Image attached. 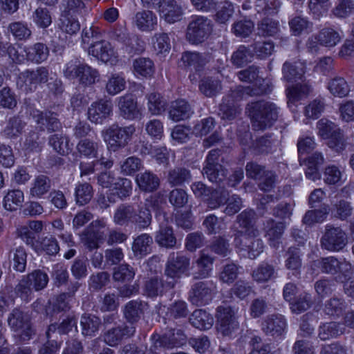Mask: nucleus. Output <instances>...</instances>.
Listing matches in <instances>:
<instances>
[{"mask_svg":"<svg viewBox=\"0 0 354 354\" xmlns=\"http://www.w3.org/2000/svg\"><path fill=\"white\" fill-rule=\"evenodd\" d=\"M28 254L23 246L12 249L9 252V261L12 268L19 272L26 270Z\"/></svg>","mask_w":354,"mask_h":354,"instance_id":"44","label":"nucleus"},{"mask_svg":"<svg viewBox=\"0 0 354 354\" xmlns=\"http://www.w3.org/2000/svg\"><path fill=\"white\" fill-rule=\"evenodd\" d=\"M105 233L98 232L87 227L80 234L83 245L90 251L99 248V242L103 240Z\"/></svg>","mask_w":354,"mask_h":354,"instance_id":"52","label":"nucleus"},{"mask_svg":"<svg viewBox=\"0 0 354 354\" xmlns=\"http://www.w3.org/2000/svg\"><path fill=\"white\" fill-rule=\"evenodd\" d=\"M282 73L283 79L288 82L302 80L305 73V65L301 62H286L283 65Z\"/></svg>","mask_w":354,"mask_h":354,"instance_id":"36","label":"nucleus"},{"mask_svg":"<svg viewBox=\"0 0 354 354\" xmlns=\"http://www.w3.org/2000/svg\"><path fill=\"white\" fill-rule=\"evenodd\" d=\"M24 201V192L20 189H12L8 192L3 198V206L6 209L15 211L21 207Z\"/></svg>","mask_w":354,"mask_h":354,"instance_id":"55","label":"nucleus"},{"mask_svg":"<svg viewBox=\"0 0 354 354\" xmlns=\"http://www.w3.org/2000/svg\"><path fill=\"white\" fill-rule=\"evenodd\" d=\"M229 192L223 187H211L205 203L211 209H215L223 205L227 201Z\"/></svg>","mask_w":354,"mask_h":354,"instance_id":"39","label":"nucleus"},{"mask_svg":"<svg viewBox=\"0 0 354 354\" xmlns=\"http://www.w3.org/2000/svg\"><path fill=\"white\" fill-rule=\"evenodd\" d=\"M216 286L212 281H198L193 284L188 295V300L197 306H204L212 300Z\"/></svg>","mask_w":354,"mask_h":354,"instance_id":"15","label":"nucleus"},{"mask_svg":"<svg viewBox=\"0 0 354 354\" xmlns=\"http://www.w3.org/2000/svg\"><path fill=\"white\" fill-rule=\"evenodd\" d=\"M100 144L88 138L82 139L77 145L78 153L87 158H97Z\"/></svg>","mask_w":354,"mask_h":354,"instance_id":"53","label":"nucleus"},{"mask_svg":"<svg viewBox=\"0 0 354 354\" xmlns=\"http://www.w3.org/2000/svg\"><path fill=\"white\" fill-rule=\"evenodd\" d=\"M149 308V304L144 301L136 299L127 302L123 308V315L129 326L138 323Z\"/></svg>","mask_w":354,"mask_h":354,"instance_id":"21","label":"nucleus"},{"mask_svg":"<svg viewBox=\"0 0 354 354\" xmlns=\"http://www.w3.org/2000/svg\"><path fill=\"white\" fill-rule=\"evenodd\" d=\"M8 324L13 331L17 333L22 341L30 339L35 333L30 317L18 308L12 310L9 315Z\"/></svg>","mask_w":354,"mask_h":354,"instance_id":"12","label":"nucleus"},{"mask_svg":"<svg viewBox=\"0 0 354 354\" xmlns=\"http://www.w3.org/2000/svg\"><path fill=\"white\" fill-rule=\"evenodd\" d=\"M290 31L295 36H299L304 33H309L313 29V23L306 18L296 16L289 21Z\"/></svg>","mask_w":354,"mask_h":354,"instance_id":"56","label":"nucleus"},{"mask_svg":"<svg viewBox=\"0 0 354 354\" xmlns=\"http://www.w3.org/2000/svg\"><path fill=\"white\" fill-rule=\"evenodd\" d=\"M88 54L104 62L115 57L114 48L105 40L96 41L91 44L88 48Z\"/></svg>","mask_w":354,"mask_h":354,"instance_id":"26","label":"nucleus"},{"mask_svg":"<svg viewBox=\"0 0 354 354\" xmlns=\"http://www.w3.org/2000/svg\"><path fill=\"white\" fill-rule=\"evenodd\" d=\"M221 155V151L218 149L209 151L203 169V174L209 181L218 184L225 180L227 176V170L220 163Z\"/></svg>","mask_w":354,"mask_h":354,"instance_id":"10","label":"nucleus"},{"mask_svg":"<svg viewBox=\"0 0 354 354\" xmlns=\"http://www.w3.org/2000/svg\"><path fill=\"white\" fill-rule=\"evenodd\" d=\"M64 76L71 80L77 79L80 84L90 86L100 80V73L96 69L79 61H71L64 70Z\"/></svg>","mask_w":354,"mask_h":354,"instance_id":"4","label":"nucleus"},{"mask_svg":"<svg viewBox=\"0 0 354 354\" xmlns=\"http://www.w3.org/2000/svg\"><path fill=\"white\" fill-rule=\"evenodd\" d=\"M136 330L134 326H129L126 324L113 327L104 333V341L111 346H116L123 339L133 337L136 333Z\"/></svg>","mask_w":354,"mask_h":354,"instance_id":"20","label":"nucleus"},{"mask_svg":"<svg viewBox=\"0 0 354 354\" xmlns=\"http://www.w3.org/2000/svg\"><path fill=\"white\" fill-rule=\"evenodd\" d=\"M345 330L342 323L330 322L319 326L318 336L322 340H328L342 335Z\"/></svg>","mask_w":354,"mask_h":354,"instance_id":"47","label":"nucleus"},{"mask_svg":"<svg viewBox=\"0 0 354 354\" xmlns=\"http://www.w3.org/2000/svg\"><path fill=\"white\" fill-rule=\"evenodd\" d=\"M152 243L153 239L149 234L143 233L138 236L132 244V251L135 257L142 258L150 253Z\"/></svg>","mask_w":354,"mask_h":354,"instance_id":"42","label":"nucleus"},{"mask_svg":"<svg viewBox=\"0 0 354 354\" xmlns=\"http://www.w3.org/2000/svg\"><path fill=\"white\" fill-rule=\"evenodd\" d=\"M312 91L311 86L308 83L297 84L287 88L286 95L288 98V105L289 107L296 102L306 97Z\"/></svg>","mask_w":354,"mask_h":354,"instance_id":"50","label":"nucleus"},{"mask_svg":"<svg viewBox=\"0 0 354 354\" xmlns=\"http://www.w3.org/2000/svg\"><path fill=\"white\" fill-rule=\"evenodd\" d=\"M135 132L133 125L121 127L118 124H113L103 131V135L109 149L116 151L128 144Z\"/></svg>","mask_w":354,"mask_h":354,"instance_id":"9","label":"nucleus"},{"mask_svg":"<svg viewBox=\"0 0 354 354\" xmlns=\"http://www.w3.org/2000/svg\"><path fill=\"white\" fill-rule=\"evenodd\" d=\"M313 266L324 274H338V277L344 280H348L354 274V266L345 258L338 259L333 256L321 257L314 261Z\"/></svg>","mask_w":354,"mask_h":354,"instance_id":"3","label":"nucleus"},{"mask_svg":"<svg viewBox=\"0 0 354 354\" xmlns=\"http://www.w3.org/2000/svg\"><path fill=\"white\" fill-rule=\"evenodd\" d=\"M31 115L41 131L46 129L48 132H55L62 129V124L54 112L34 110Z\"/></svg>","mask_w":354,"mask_h":354,"instance_id":"18","label":"nucleus"},{"mask_svg":"<svg viewBox=\"0 0 354 354\" xmlns=\"http://www.w3.org/2000/svg\"><path fill=\"white\" fill-rule=\"evenodd\" d=\"M270 91V89L268 84H260V86L258 88L256 87V85L252 87L239 86L232 91V94L234 98L239 100L246 96L261 95Z\"/></svg>","mask_w":354,"mask_h":354,"instance_id":"48","label":"nucleus"},{"mask_svg":"<svg viewBox=\"0 0 354 354\" xmlns=\"http://www.w3.org/2000/svg\"><path fill=\"white\" fill-rule=\"evenodd\" d=\"M134 71L145 77H150L155 73V66L153 61L149 58L139 57L133 61Z\"/></svg>","mask_w":354,"mask_h":354,"instance_id":"58","label":"nucleus"},{"mask_svg":"<svg viewBox=\"0 0 354 354\" xmlns=\"http://www.w3.org/2000/svg\"><path fill=\"white\" fill-rule=\"evenodd\" d=\"M190 259L180 252L169 254L164 270V277H167L174 286L180 281L183 275L189 273Z\"/></svg>","mask_w":354,"mask_h":354,"instance_id":"5","label":"nucleus"},{"mask_svg":"<svg viewBox=\"0 0 354 354\" xmlns=\"http://www.w3.org/2000/svg\"><path fill=\"white\" fill-rule=\"evenodd\" d=\"M286 327V319L281 315L268 316L261 324V329L265 334L272 337L281 335Z\"/></svg>","mask_w":354,"mask_h":354,"instance_id":"23","label":"nucleus"},{"mask_svg":"<svg viewBox=\"0 0 354 354\" xmlns=\"http://www.w3.org/2000/svg\"><path fill=\"white\" fill-rule=\"evenodd\" d=\"M187 335L180 328H169L164 333L153 334L151 339L152 341L151 351L158 352L161 348L171 349L180 347L187 342Z\"/></svg>","mask_w":354,"mask_h":354,"instance_id":"7","label":"nucleus"},{"mask_svg":"<svg viewBox=\"0 0 354 354\" xmlns=\"http://www.w3.org/2000/svg\"><path fill=\"white\" fill-rule=\"evenodd\" d=\"M133 21L139 30L151 31L157 26L158 18L151 10H142L136 14Z\"/></svg>","mask_w":354,"mask_h":354,"instance_id":"37","label":"nucleus"},{"mask_svg":"<svg viewBox=\"0 0 354 354\" xmlns=\"http://www.w3.org/2000/svg\"><path fill=\"white\" fill-rule=\"evenodd\" d=\"M120 115L127 120H133L138 117L140 111L135 97L130 93L118 98Z\"/></svg>","mask_w":354,"mask_h":354,"instance_id":"24","label":"nucleus"},{"mask_svg":"<svg viewBox=\"0 0 354 354\" xmlns=\"http://www.w3.org/2000/svg\"><path fill=\"white\" fill-rule=\"evenodd\" d=\"M254 56L250 47L241 45L236 51L232 53L231 61L232 64L238 67L252 62Z\"/></svg>","mask_w":354,"mask_h":354,"instance_id":"61","label":"nucleus"},{"mask_svg":"<svg viewBox=\"0 0 354 354\" xmlns=\"http://www.w3.org/2000/svg\"><path fill=\"white\" fill-rule=\"evenodd\" d=\"M341 39L340 34L331 28H324L316 35L319 45L328 48L335 46Z\"/></svg>","mask_w":354,"mask_h":354,"instance_id":"46","label":"nucleus"},{"mask_svg":"<svg viewBox=\"0 0 354 354\" xmlns=\"http://www.w3.org/2000/svg\"><path fill=\"white\" fill-rule=\"evenodd\" d=\"M192 113L190 105L184 100H178L173 102L169 111V118L175 122L189 118Z\"/></svg>","mask_w":354,"mask_h":354,"instance_id":"38","label":"nucleus"},{"mask_svg":"<svg viewBox=\"0 0 354 354\" xmlns=\"http://www.w3.org/2000/svg\"><path fill=\"white\" fill-rule=\"evenodd\" d=\"M165 178L171 187L183 186L192 180V174L187 167L176 166L167 171Z\"/></svg>","mask_w":354,"mask_h":354,"instance_id":"25","label":"nucleus"},{"mask_svg":"<svg viewBox=\"0 0 354 354\" xmlns=\"http://www.w3.org/2000/svg\"><path fill=\"white\" fill-rule=\"evenodd\" d=\"M212 29V21L207 17L192 16L187 28L186 39L192 44H201L209 37Z\"/></svg>","mask_w":354,"mask_h":354,"instance_id":"8","label":"nucleus"},{"mask_svg":"<svg viewBox=\"0 0 354 354\" xmlns=\"http://www.w3.org/2000/svg\"><path fill=\"white\" fill-rule=\"evenodd\" d=\"M347 308L345 300L337 296H333L324 303L323 312L333 319L339 318Z\"/></svg>","mask_w":354,"mask_h":354,"instance_id":"32","label":"nucleus"},{"mask_svg":"<svg viewBox=\"0 0 354 354\" xmlns=\"http://www.w3.org/2000/svg\"><path fill=\"white\" fill-rule=\"evenodd\" d=\"M277 277V272L274 266L266 262L260 263L252 273L253 280L257 283H266Z\"/></svg>","mask_w":354,"mask_h":354,"instance_id":"40","label":"nucleus"},{"mask_svg":"<svg viewBox=\"0 0 354 354\" xmlns=\"http://www.w3.org/2000/svg\"><path fill=\"white\" fill-rule=\"evenodd\" d=\"M258 34L263 37L274 36L279 31V23L271 18L266 17L257 25Z\"/></svg>","mask_w":354,"mask_h":354,"instance_id":"64","label":"nucleus"},{"mask_svg":"<svg viewBox=\"0 0 354 354\" xmlns=\"http://www.w3.org/2000/svg\"><path fill=\"white\" fill-rule=\"evenodd\" d=\"M101 319L91 313H84L80 318L82 334L84 336H95L102 326Z\"/></svg>","mask_w":354,"mask_h":354,"instance_id":"34","label":"nucleus"},{"mask_svg":"<svg viewBox=\"0 0 354 354\" xmlns=\"http://www.w3.org/2000/svg\"><path fill=\"white\" fill-rule=\"evenodd\" d=\"M285 228L284 223L282 222H276L272 218L266 221L264 223V230L266 236L271 247L278 248L279 246V239H281Z\"/></svg>","mask_w":354,"mask_h":354,"instance_id":"28","label":"nucleus"},{"mask_svg":"<svg viewBox=\"0 0 354 354\" xmlns=\"http://www.w3.org/2000/svg\"><path fill=\"white\" fill-rule=\"evenodd\" d=\"M73 327H77V319L75 315H69L60 324L55 323L48 326L46 332L47 338L50 339L51 333H54L56 331L60 335L67 334L72 330Z\"/></svg>","mask_w":354,"mask_h":354,"instance_id":"51","label":"nucleus"},{"mask_svg":"<svg viewBox=\"0 0 354 354\" xmlns=\"http://www.w3.org/2000/svg\"><path fill=\"white\" fill-rule=\"evenodd\" d=\"M190 324L200 330H208L214 324L213 317L203 309L195 310L189 318Z\"/></svg>","mask_w":354,"mask_h":354,"instance_id":"41","label":"nucleus"},{"mask_svg":"<svg viewBox=\"0 0 354 354\" xmlns=\"http://www.w3.org/2000/svg\"><path fill=\"white\" fill-rule=\"evenodd\" d=\"M198 88L200 92L205 97H213L222 90V84L218 78L205 77L200 80Z\"/></svg>","mask_w":354,"mask_h":354,"instance_id":"43","label":"nucleus"},{"mask_svg":"<svg viewBox=\"0 0 354 354\" xmlns=\"http://www.w3.org/2000/svg\"><path fill=\"white\" fill-rule=\"evenodd\" d=\"M301 252L300 249L296 247H290L286 252L287 259L285 266L287 269L295 271L294 274H299L301 266Z\"/></svg>","mask_w":354,"mask_h":354,"instance_id":"60","label":"nucleus"},{"mask_svg":"<svg viewBox=\"0 0 354 354\" xmlns=\"http://www.w3.org/2000/svg\"><path fill=\"white\" fill-rule=\"evenodd\" d=\"M8 30L15 39L27 40L32 35V31L28 24L24 21H13L8 27Z\"/></svg>","mask_w":354,"mask_h":354,"instance_id":"54","label":"nucleus"},{"mask_svg":"<svg viewBox=\"0 0 354 354\" xmlns=\"http://www.w3.org/2000/svg\"><path fill=\"white\" fill-rule=\"evenodd\" d=\"M196 263L198 270L194 274V279H198L208 277L212 270L214 258L203 250L200 252L199 257Z\"/></svg>","mask_w":354,"mask_h":354,"instance_id":"45","label":"nucleus"},{"mask_svg":"<svg viewBox=\"0 0 354 354\" xmlns=\"http://www.w3.org/2000/svg\"><path fill=\"white\" fill-rule=\"evenodd\" d=\"M113 223L119 226L134 225L139 230L148 228L152 223V214L147 207L136 208L131 203H122L115 209Z\"/></svg>","mask_w":354,"mask_h":354,"instance_id":"1","label":"nucleus"},{"mask_svg":"<svg viewBox=\"0 0 354 354\" xmlns=\"http://www.w3.org/2000/svg\"><path fill=\"white\" fill-rule=\"evenodd\" d=\"M254 212L252 210H245L236 217V221L243 230H238L235 235L259 234L258 229L254 224Z\"/></svg>","mask_w":354,"mask_h":354,"instance_id":"30","label":"nucleus"},{"mask_svg":"<svg viewBox=\"0 0 354 354\" xmlns=\"http://www.w3.org/2000/svg\"><path fill=\"white\" fill-rule=\"evenodd\" d=\"M49 70L44 66L37 67L35 70H26L19 73L17 86L24 91L32 92L38 84L48 82Z\"/></svg>","mask_w":354,"mask_h":354,"instance_id":"11","label":"nucleus"},{"mask_svg":"<svg viewBox=\"0 0 354 354\" xmlns=\"http://www.w3.org/2000/svg\"><path fill=\"white\" fill-rule=\"evenodd\" d=\"M136 182L139 189L145 192H153L157 190L160 183L158 176L149 170L138 174Z\"/></svg>","mask_w":354,"mask_h":354,"instance_id":"29","label":"nucleus"},{"mask_svg":"<svg viewBox=\"0 0 354 354\" xmlns=\"http://www.w3.org/2000/svg\"><path fill=\"white\" fill-rule=\"evenodd\" d=\"M312 304L313 300L311 295L304 291L295 297L291 301L290 306L293 313L299 314L310 308Z\"/></svg>","mask_w":354,"mask_h":354,"instance_id":"57","label":"nucleus"},{"mask_svg":"<svg viewBox=\"0 0 354 354\" xmlns=\"http://www.w3.org/2000/svg\"><path fill=\"white\" fill-rule=\"evenodd\" d=\"M155 241L160 247L167 249L175 248L177 239L171 226L161 223L156 232Z\"/></svg>","mask_w":354,"mask_h":354,"instance_id":"31","label":"nucleus"},{"mask_svg":"<svg viewBox=\"0 0 354 354\" xmlns=\"http://www.w3.org/2000/svg\"><path fill=\"white\" fill-rule=\"evenodd\" d=\"M254 131H264L272 127L280 115V108L274 102L259 100L248 104L246 108Z\"/></svg>","mask_w":354,"mask_h":354,"instance_id":"2","label":"nucleus"},{"mask_svg":"<svg viewBox=\"0 0 354 354\" xmlns=\"http://www.w3.org/2000/svg\"><path fill=\"white\" fill-rule=\"evenodd\" d=\"M175 286L169 279L162 276L154 275L147 278L144 283V293L149 297L162 296Z\"/></svg>","mask_w":354,"mask_h":354,"instance_id":"17","label":"nucleus"},{"mask_svg":"<svg viewBox=\"0 0 354 354\" xmlns=\"http://www.w3.org/2000/svg\"><path fill=\"white\" fill-rule=\"evenodd\" d=\"M52 187V180L45 174H39L34 178L30 189V195L34 198H40L50 192Z\"/></svg>","mask_w":354,"mask_h":354,"instance_id":"35","label":"nucleus"},{"mask_svg":"<svg viewBox=\"0 0 354 354\" xmlns=\"http://www.w3.org/2000/svg\"><path fill=\"white\" fill-rule=\"evenodd\" d=\"M327 87L332 95L339 97L346 96L350 91L348 83L342 77H335L331 79Z\"/></svg>","mask_w":354,"mask_h":354,"instance_id":"59","label":"nucleus"},{"mask_svg":"<svg viewBox=\"0 0 354 354\" xmlns=\"http://www.w3.org/2000/svg\"><path fill=\"white\" fill-rule=\"evenodd\" d=\"M254 28V24L252 20L243 19L233 24L232 32L238 37L246 38L253 32Z\"/></svg>","mask_w":354,"mask_h":354,"instance_id":"63","label":"nucleus"},{"mask_svg":"<svg viewBox=\"0 0 354 354\" xmlns=\"http://www.w3.org/2000/svg\"><path fill=\"white\" fill-rule=\"evenodd\" d=\"M48 143L60 155L68 154L72 150L68 138L62 134L56 133L50 136Z\"/></svg>","mask_w":354,"mask_h":354,"instance_id":"62","label":"nucleus"},{"mask_svg":"<svg viewBox=\"0 0 354 354\" xmlns=\"http://www.w3.org/2000/svg\"><path fill=\"white\" fill-rule=\"evenodd\" d=\"M26 123L17 115L10 118L1 131V135L8 139H16L24 131Z\"/></svg>","mask_w":354,"mask_h":354,"instance_id":"33","label":"nucleus"},{"mask_svg":"<svg viewBox=\"0 0 354 354\" xmlns=\"http://www.w3.org/2000/svg\"><path fill=\"white\" fill-rule=\"evenodd\" d=\"M217 329L223 336H230L238 330L239 324L233 308L220 306L216 308Z\"/></svg>","mask_w":354,"mask_h":354,"instance_id":"14","label":"nucleus"},{"mask_svg":"<svg viewBox=\"0 0 354 354\" xmlns=\"http://www.w3.org/2000/svg\"><path fill=\"white\" fill-rule=\"evenodd\" d=\"M208 62L207 55L198 52L186 51L182 54L180 66L189 71H201Z\"/></svg>","mask_w":354,"mask_h":354,"instance_id":"22","label":"nucleus"},{"mask_svg":"<svg viewBox=\"0 0 354 354\" xmlns=\"http://www.w3.org/2000/svg\"><path fill=\"white\" fill-rule=\"evenodd\" d=\"M259 234L235 236L234 244L241 252H247L248 257L254 259L258 257L264 248L263 241Z\"/></svg>","mask_w":354,"mask_h":354,"instance_id":"16","label":"nucleus"},{"mask_svg":"<svg viewBox=\"0 0 354 354\" xmlns=\"http://www.w3.org/2000/svg\"><path fill=\"white\" fill-rule=\"evenodd\" d=\"M347 244V236L339 227L331 225L326 226L325 232L321 239L322 248L329 252H339Z\"/></svg>","mask_w":354,"mask_h":354,"instance_id":"13","label":"nucleus"},{"mask_svg":"<svg viewBox=\"0 0 354 354\" xmlns=\"http://www.w3.org/2000/svg\"><path fill=\"white\" fill-rule=\"evenodd\" d=\"M160 17L169 24L179 21L183 15V10L176 0H167L159 9Z\"/></svg>","mask_w":354,"mask_h":354,"instance_id":"27","label":"nucleus"},{"mask_svg":"<svg viewBox=\"0 0 354 354\" xmlns=\"http://www.w3.org/2000/svg\"><path fill=\"white\" fill-rule=\"evenodd\" d=\"M113 113V104L111 100L100 99L93 102L88 109V118L95 124H102Z\"/></svg>","mask_w":354,"mask_h":354,"instance_id":"19","label":"nucleus"},{"mask_svg":"<svg viewBox=\"0 0 354 354\" xmlns=\"http://www.w3.org/2000/svg\"><path fill=\"white\" fill-rule=\"evenodd\" d=\"M318 135L323 139H328L327 145L337 153L346 147V140L342 130L337 124L327 119L322 118L317 123Z\"/></svg>","mask_w":354,"mask_h":354,"instance_id":"6","label":"nucleus"},{"mask_svg":"<svg viewBox=\"0 0 354 354\" xmlns=\"http://www.w3.org/2000/svg\"><path fill=\"white\" fill-rule=\"evenodd\" d=\"M26 58L34 63H41L47 59L49 55V49L43 43H36L26 49Z\"/></svg>","mask_w":354,"mask_h":354,"instance_id":"49","label":"nucleus"}]
</instances>
